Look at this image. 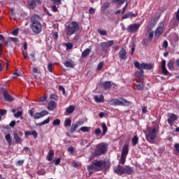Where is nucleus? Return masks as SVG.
I'll use <instances>...</instances> for the list:
<instances>
[{
	"mask_svg": "<svg viewBox=\"0 0 179 179\" xmlns=\"http://www.w3.org/2000/svg\"><path fill=\"white\" fill-rule=\"evenodd\" d=\"M31 24L30 28L34 34H40L43 31V24L40 21L41 20V17L37 14H34L31 17Z\"/></svg>",
	"mask_w": 179,
	"mask_h": 179,
	"instance_id": "nucleus-1",
	"label": "nucleus"
},
{
	"mask_svg": "<svg viewBox=\"0 0 179 179\" xmlns=\"http://www.w3.org/2000/svg\"><path fill=\"white\" fill-rule=\"evenodd\" d=\"M106 162H102L101 161H94L92 162V164L87 167L89 174H93L96 171H100L101 170V166L106 164Z\"/></svg>",
	"mask_w": 179,
	"mask_h": 179,
	"instance_id": "nucleus-2",
	"label": "nucleus"
},
{
	"mask_svg": "<svg viewBox=\"0 0 179 179\" xmlns=\"http://www.w3.org/2000/svg\"><path fill=\"white\" fill-rule=\"evenodd\" d=\"M107 149H108V145L105 143L97 144L94 152V156H101V155H105L107 152Z\"/></svg>",
	"mask_w": 179,
	"mask_h": 179,
	"instance_id": "nucleus-3",
	"label": "nucleus"
},
{
	"mask_svg": "<svg viewBox=\"0 0 179 179\" xmlns=\"http://www.w3.org/2000/svg\"><path fill=\"white\" fill-rule=\"evenodd\" d=\"M159 127L157 126L152 129H150L148 131V134L145 135V139L148 142L155 141L157 138V132H159Z\"/></svg>",
	"mask_w": 179,
	"mask_h": 179,
	"instance_id": "nucleus-4",
	"label": "nucleus"
},
{
	"mask_svg": "<svg viewBox=\"0 0 179 179\" xmlns=\"http://www.w3.org/2000/svg\"><path fill=\"white\" fill-rule=\"evenodd\" d=\"M80 27H79V24L76 22H71V27L70 25L66 27V34L67 36H72V34H75L76 31H79Z\"/></svg>",
	"mask_w": 179,
	"mask_h": 179,
	"instance_id": "nucleus-5",
	"label": "nucleus"
},
{
	"mask_svg": "<svg viewBox=\"0 0 179 179\" xmlns=\"http://www.w3.org/2000/svg\"><path fill=\"white\" fill-rule=\"evenodd\" d=\"M121 100V101H120ZM120 100L118 99H112L109 101L110 106H129L130 102L125 99L120 98Z\"/></svg>",
	"mask_w": 179,
	"mask_h": 179,
	"instance_id": "nucleus-6",
	"label": "nucleus"
},
{
	"mask_svg": "<svg viewBox=\"0 0 179 179\" xmlns=\"http://www.w3.org/2000/svg\"><path fill=\"white\" fill-rule=\"evenodd\" d=\"M129 153V145L128 144H124L122 147L121 152L120 163L121 164H125L127 162V156Z\"/></svg>",
	"mask_w": 179,
	"mask_h": 179,
	"instance_id": "nucleus-7",
	"label": "nucleus"
},
{
	"mask_svg": "<svg viewBox=\"0 0 179 179\" xmlns=\"http://www.w3.org/2000/svg\"><path fill=\"white\" fill-rule=\"evenodd\" d=\"M22 137H23V131L20 130H15L13 131V139L16 145H19L22 143V142H23V139L22 138Z\"/></svg>",
	"mask_w": 179,
	"mask_h": 179,
	"instance_id": "nucleus-8",
	"label": "nucleus"
},
{
	"mask_svg": "<svg viewBox=\"0 0 179 179\" xmlns=\"http://www.w3.org/2000/svg\"><path fill=\"white\" fill-rule=\"evenodd\" d=\"M134 66L135 68H137V69H146V70H150L152 68H153V66H152V64H148V63H139V62L136 61L134 62Z\"/></svg>",
	"mask_w": 179,
	"mask_h": 179,
	"instance_id": "nucleus-9",
	"label": "nucleus"
},
{
	"mask_svg": "<svg viewBox=\"0 0 179 179\" xmlns=\"http://www.w3.org/2000/svg\"><path fill=\"white\" fill-rule=\"evenodd\" d=\"M114 45V41H108L107 42L101 43V48L103 52H107V50L110 47Z\"/></svg>",
	"mask_w": 179,
	"mask_h": 179,
	"instance_id": "nucleus-10",
	"label": "nucleus"
},
{
	"mask_svg": "<svg viewBox=\"0 0 179 179\" xmlns=\"http://www.w3.org/2000/svg\"><path fill=\"white\" fill-rule=\"evenodd\" d=\"M141 24H133L129 25L127 29V33H136V31H138V30H139Z\"/></svg>",
	"mask_w": 179,
	"mask_h": 179,
	"instance_id": "nucleus-11",
	"label": "nucleus"
},
{
	"mask_svg": "<svg viewBox=\"0 0 179 179\" xmlns=\"http://www.w3.org/2000/svg\"><path fill=\"white\" fill-rule=\"evenodd\" d=\"M51 2L52 3V12H58V8H59V5H62V0H51Z\"/></svg>",
	"mask_w": 179,
	"mask_h": 179,
	"instance_id": "nucleus-12",
	"label": "nucleus"
},
{
	"mask_svg": "<svg viewBox=\"0 0 179 179\" xmlns=\"http://www.w3.org/2000/svg\"><path fill=\"white\" fill-rule=\"evenodd\" d=\"M45 115H48V111L43 110L40 113H36L34 118V120H38L40 118H43V117H45Z\"/></svg>",
	"mask_w": 179,
	"mask_h": 179,
	"instance_id": "nucleus-13",
	"label": "nucleus"
},
{
	"mask_svg": "<svg viewBox=\"0 0 179 179\" xmlns=\"http://www.w3.org/2000/svg\"><path fill=\"white\" fill-rule=\"evenodd\" d=\"M167 121L170 127H173L174 125V121H177V115L174 113L171 114Z\"/></svg>",
	"mask_w": 179,
	"mask_h": 179,
	"instance_id": "nucleus-14",
	"label": "nucleus"
},
{
	"mask_svg": "<svg viewBox=\"0 0 179 179\" xmlns=\"http://www.w3.org/2000/svg\"><path fill=\"white\" fill-rule=\"evenodd\" d=\"M2 94H3V96L4 97V100L6 101H13V100H15L13 96L9 95L8 92L6 90H5L2 92Z\"/></svg>",
	"mask_w": 179,
	"mask_h": 179,
	"instance_id": "nucleus-15",
	"label": "nucleus"
},
{
	"mask_svg": "<svg viewBox=\"0 0 179 179\" xmlns=\"http://www.w3.org/2000/svg\"><path fill=\"white\" fill-rule=\"evenodd\" d=\"M82 124V121H78L76 124H73L72 127L70 128V134H73V132H75V131H76Z\"/></svg>",
	"mask_w": 179,
	"mask_h": 179,
	"instance_id": "nucleus-16",
	"label": "nucleus"
},
{
	"mask_svg": "<svg viewBox=\"0 0 179 179\" xmlns=\"http://www.w3.org/2000/svg\"><path fill=\"white\" fill-rule=\"evenodd\" d=\"M163 31H164V25L158 27L155 31V37H160Z\"/></svg>",
	"mask_w": 179,
	"mask_h": 179,
	"instance_id": "nucleus-17",
	"label": "nucleus"
},
{
	"mask_svg": "<svg viewBox=\"0 0 179 179\" xmlns=\"http://www.w3.org/2000/svg\"><path fill=\"white\" fill-rule=\"evenodd\" d=\"M57 108V102L55 101H50L48 105V110L49 111H54Z\"/></svg>",
	"mask_w": 179,
	"mask_h": 179,
	"instance_id": "nucleus-18",
	"label": "nucleus"
},
{
	"mask_svg": "<svg viewBox=\"0 0 179 179\" xmlns=\"http://www.w3.org/2000/svg\"><path fill=\"white\" fill-rule=\"evenodd\" d=\"M162 71L165 76L170 73V72H169V71L167 70V68H166V60L162 61Z\"/></svg>",
	"mask_w": 179,
	"mask_h": 179,
	"instance_id": "nucleus-19",
	"label": "nucleus"
},
{
	"mask_svg": "<svg viewBox=\"0 0 179 179\" xmlns=\"http://www.w3.org/2000/svg\"><path fill=\"white\" fill-rule=\"evenodd\" d=\"M119 57L120 59H123V61H125V59H127V50H125L124 48L121 49L119 52Z\"/></svg>",
	"mask_w": 179,
	"mask_h": 179,
	"instance_id": "nucleus-20",
	"label": "nucleus"
},
{
	"mask_svg": "<svg viewBox=\"0 0 179 179\" xmlns=\"http://www.w3.org/2000/svg\"><path fill=\"white\" fill-rule=\"evenodd\" d=\"M90 51H92V46H90L89 48L85 49L81 54V58H86L89 57L90 54Z\"/></svg>",
	"mask_w": 179,
	"mask_h": 179,
	"instance_id": "nucleus-21",
	"label": "nucleus"
},
{
	"mask_svg": "<svg viewBox=\"0 0 179 179\" xmlns=\"http://www.w3.org/2000/svg\"><path fill=\"white\" fill-rule=\"evenodd\" d=\"M138 16V13L136 12V13H133L131 12H128L127 14H124L122 17V19H128V17H136Z\"/></svg>",
	"mask_w": 179,
	"mask_h": 179,
	"instance_id": "nucleus-22",
	"label": "nucleus"
},
{
	"mask_svg": "<svg viewBox=\"0 0 179 179\" xmlns=\"http://www.w3.org/2000/svg\"><path fill=\"white\" fill-rule=\"evenodd\" d=\"M123 171H124V174H128L129 176L132 174V173H134V169H132V168L126 166L125 167L123 168Z\"/></svg>",
	"mask_w": 179,
	"mask_h": 179,
	"instance_id": "nucleus-23",
	"label": "nucleus"
},
{
	"mask_svg": "<svg viewBox=\"0 0 179 179\" xmlns=\"http://www.w3.org/2000/svg\"><path fill=\"white\" fill-rule=\"evenodd\" d=\"M64 66L66 68H75V62L72 60L66 61L64 63Z\"/></svg>",
	"mask_w": 179,
	"mask_h": 179,
	"instance_id": "nucleus-24",
	"label": "nucleus"
},
{
	"mask_svg": "<svg viewBox=\"0 0 179 179\" xmlns=\"http://www.w3.org/2000/svg\"><path fill=\"white\" fill-rule=\"evenodd\" d=\"M28 6L29 9H36V6H37V2L36 0L29 1Z\"/></svg>",
	"mask_w": 179,
	"mask_h": 179,
	"instance_id": "nucleus-25",
	"label": "nucleus"
},
{
	"mask_svg": "<svg viewBox=\"0 0 179 179\" xmlns=\"http://www.w3.org/2000/svg\"><path fill=\"white\" fill-rule=\"evenodd\" d=\"M53 157H54V150H50L48 152V156L46 157V160H48V162H52Z\"/></svg>",
	"mask_w": 179,
	"mask_h": 179,
	"instance_id": "nucleus-26",
	"label": "nucleus"
},
{
	"mask_svg": "<svg viewBox=\"0 0 179 179\" xmlns=\"http://www.w3.org/2000/svg\"><path fill=\"white\" fill-rule=\"evenodd\" d=\"M111 86H113V85L111 84V81H106L103 84V87L105 90H108V89H111Z\"/></svg>",
	"mask_w": 179,
	"mask_h": 179,
	"instance_id": "nucleus-27",
	"label": "nucleus"
},
{
	"mask_svg": "<svg viewBox=\"0 0 179 179\" xmlns=\"http://www.w3.org/2000/svg\"><path fill=\"white\" fill-rule=\"evenodd\" d=\"M139 142V138L137 135H135L131 139V145L132 146H136Z\"/></svg>",
	"mask_w": 179,
	"mask_h": 179,
	"instance_id": "nucleus-28",
	"label": "nucleus"
},
{
	"mask_svg": "<svg viewBox=\"0 0 179 179\" xmlns=\"http://www.w3.org/2000/svg\"><path fill=\"white\" fill-rule=\"evenodd\" d=\"M75 111V106L71 105L66 109V114H72Z\"/></svg>",
	"mask_w": 179,
	"mask_h": 179,
	"instance_id": "nucleus-29",
	"label": "nucleus"
},
{
	"mask_svg": "<svg viewBox=\"0 0 179 179\" xmlns=\"http://www.w3.org/2000/svg\"><path fill=\"white\" fill-rule=\"evenodd\" d=\"M94 100L96 103H104V96L103 95H101L99 98V96H95Z\"/></svg>",
	"mask_w": 179,
	"mask_h": 179,
	"instance_id": "nucleus-30",
	"label": "nucleus"
},
{
	"mask_svg": "<svg viewBox=\"0 0 179 179\" xmlns=\"http://www.w3.org/2000/svg\"><path fill=\"white\" fill-rule=\"evenodd\" d=\"M167 66L169 69V71H173V69H174V61L173 60H169L168 64H167Z\"/></svg>",
	"mask_w": 179,
	"mask_h": 179,
	"instance_id": "nucleus-31",
	"label": "nucleus"
},
{
	"mask_svg": "<svg viewBox=\"0 0 179 179\" xmlns=\"http://www.w3.org/2000/svg\"><path fill=\"white\" fill-rule=\"evenodd\" d=\"M5 139L8 142V144L9 145V146H10V145H12V138H11V136H10V134H6L5 136Z\"/></svg>",
	"mask_w": 179,
	"mask_h": 179,
	"instance_id": "nucleus-32",
	"label": "nucleus"
},
{
	"mask_svg": "<svg viewBox=\"0 0 179 179\" xmlns=\"http://www.w3.org/2000/svg\"><path fill=\"white\" fill-rule=\"evenodd\" d=\"M138 71H136L135 73L136 78H139L140 79L143 76V69H138Z\"/></svg>",
	"mask_w": 179,
	"mask_h": 179,
	"instance_id": "nucleus-33",
	"label": "nucleus"
},
{
	"mask_svg": "<svg viewBox=\"0 0 179 179\" xmlns=\"http://www.w3.org/2000/svg\"><path fill=\"white\" fill-rule=\"evenodd\" d=\"M113 3H118V5H124L128 0H112Z\"/></svg>",
	"mask_w": 179,
	"mask_h": 179,
	"instance_id": "nucleus-34",
	"label": "nucleus"
},
{
	"mask_svg": "<svg viewBox=\"0 0 179 179\" xmlns=\"http://www.w3.org/2000/svg\"><path fill=\"white\" fill-rule=\"evenodd\" d=\"M115 172L116 173V174H119L120 176H122V174H124V168H117L115 170Z\"/></svg>",
	"mask_w": 179,
	"mask_h": 179,
	"instance_id": "nucleus-35",
	"label": "nucleus"
},
{
	"mask_svg": "<svg viewBox=\"0 0 179 179\" xmlns=\"http://www.w3.org/2000/svg\"><path fill=\"white\" fill-rule=\"evenodd\" d=\"M46 124H50V117H48L46 120L42 121L41 122L38 123V125L41 127V125H45Z\"/></svg>",
	"mask_w": 179,
	"mask_h": 179,
	"instance_id": "nucleus-36",
	"label": "nucleus"
},
{
	"mask_svg": "<svg viewBox=\"0 0 179 179\" xmlns=\"http://www.w3.org/2000/svg\"><path fill=\"white\" fill-rule=\"evenodd\" d=\"M72 120L71 119H66L64 121V127H71Z\"/></svg>",
	"mask_w": 179,
	"mask_h": 179,
	"instance_id": "nucleus-37",
	"label": "nucleus"
},
{
	"mask_svg": "<svg viewBox=\"0 0 179 179\" xmlns=\"http://www.w3.org/2000/svg\"><path fill=\"white\" fill-rule=\"evenodd\" d=\"M109 6H110V3L108 1L105 2L102 6L103 11L105 12V10H107Z\"/></svg>",
	"mask_w": 179,
	"mask_h": 179,
	"instance_id": "nucleus-38",
	"label": "nucleus"
},
{
	"mask_svg": "<svg viewBox=\"0 0 179 179\" xmlns=\"http://www.w3.org/2000/svg\"><path fill=\"white\" fill-rule=\"evenodd\" d=\"M11 41H13V43H19V38L16 37H10L8 38V43H11Z\"/></svg>",
	"mask_w": 179,
	"mask_h": 179,
	"instance_id": "nucleus-39",
	"label": "nucleus"
},
{
	"mask_svg": "<svg viewBox=\"0 0 179 179\" xmlns=\"http://www.w3.org/2000/svg\"><path fill=\"white\" fill-rule=\"evenodd\" d=\"M54 69V66L52 65V63H49L48 64V71L50 72V73H52Z\"/></svg>",
	"mask_w": 179,
	"mask_h": 179,
	"instance_id": "nucleus-40",
	"label": "nucleus"
},
{
	"mask_svg": "<svg viewBox=\"0 0 179 179\" xmlns=\"http://www.w3.org/2000/svg\"><path fill=\"white\" fill-rule=\"evenodd\" d=\"M102 135H106V134H107V131H108V128H107V125H106V124H102Z\"/></svg>",
	"mask_w": 179,
	"mask_h": 179,
	"instance_id": "nucleus-41",
	"label": "nucleus"
},
{
	"mask_svg": "<svg viewBox=\"0 0 179 179\" xmlns=\"http://www.w3.org/2000/svg\"><path fill=\"white\" fill-rule=\"evenodd\" d=\"M80 131H81L82 132H89L90 131V127H83L80 128Z\"/></svg>",
	"mask_w": 179,
	"mask_h": 179,
	"instance_id": "nucleus-42",
	"label": "nucleus"
},
{
	"mask_svg": "<svg viewBox=\"0 0 179 179\" xmlns=\"http://www.w3.org/2000/svg\"><path fill=\"white\" fill-rule=\"evenodd\" d=\"M38 176H45V170L41 169L37 171Z\"/></svg>",
	"mask_w": 179,
	"mask_h": 179,
	"instance_id": "nucleus-43",
	"label": "nucleus"
},
{
	"mask_svg": "<svg viewBox=\"0 0 179 179\" xmlns=\"http://www.w3.org/2000/svg\"><path fill=\"white\" fill-rule=\"evenodd\" d=\"M98 33H99L101 36H107V31L106 30H101L100 29H99Z\"/></svg>",
	"mask_w": 179,
	"mask_h": 179,
	"instance_id": "nucleus-44",
	"label": "nucleus"
},
{
	"mask_svg": "<svg viewBox=\"0 0 179 179\" xmlns=\"http://www.w3.org/2000/svg\"><path fill=\"white\" fill-rule=\"evenodd\" d=\"M22 115H23V113H22V111H18L14 114V116H15V118H20V117H22Z\"/></svg>",
	"mask_w": 179,
	"mask_h": 179,
	"instance_id": "nucleus-45",
	"label": "nucleus"
},
{
	"mask_svg": "<svg viewBox=\"0 0 179 179\" xmlns=\"http://www.w3.org/2000/svg\"><path fill=\"white\" fill-rule=\"evenodd\" d=\"M104 65V62H101L97 66V71H101L103 69V66Z\"/></svg>",
	"mask_w": 179,
	"mask_h": 179,
	"instance_id": "nucleus-46",
	"label": "nucleus"
},
{
	"mask_svg": "<svg viewBox=\"0 0 179 179\" xmlns=\"http://www.w3.org/2000/svg\"><path fill=\"white\" fill-rule=\"evenodd\" d=\"M66 47L67 50H72V48H73V45L71 43H66Z\"/></svg>",
	"mask_w": 179,
	"mask_h": 179,
	"instance_id": "nucleus-47",
	"label": "nucleus"
},
{
	"mask_svg": "<svg viewBox=\"0 0 179 179\" xmlns=\"http://www.w3.org/2000/svg\"><path fill=\"white\" fill-rule=\"evenodd\" d=\"M136 87H137L138 90H143V84L138 83L136 85Z\"/></svg>",
	"mask_w": 179,
	"mask_h": 179,
	"instance_id": "nucleus-48",
	"label": "nucleus"
},
{
	"mask_svg": "<svg viewBox=\"0 0 179 179\" xmlns=\"http://www.w3.org/2000/svg\"><path fill=\"white\" fill-rule=\"evenodd\" d=\"M61 124V120L59 119H56L53 121V125H59Z\"/></svg>",
	"mask_w": 179,
	"mask_h": 179,
	"instance_id": "nucleus-49",
	"label": "nucleus"
},
{
	"mask_svg": "<svg viewBox=\"0 0 179 179\" xmlns=\"http://www.w3.org/2000/svg\"><path fill=\"white\" fill-rule=\"evenodd\" d=\"M50 98L52 100H58V96L57 95H55V94H50Z\"/></svg>",
	"mask_w": 179,
	"mask_h": 179,
	"instance_id": "nucleus-50",
	"label": "nucleus"
},
{
	"mask_svg": "<svg viewBox=\"0 0 179 179\" xmlns=\"http://www.w3.org/2000/svg\"><path fill=\"white\" fill-rule=\"evenodd\" d=\"M149 43V41L148 39H143L142 41V44L144 45V47H148V43Z\"/></svg>",
	"mask_w": 179,
	"mask_h": 179,
	"instance_id": "nucleus-51",
	"label": "nucleus"
},
{
	"mask_svg": "<svg viewBox=\"0 0 179 179\" xmlns=\"http://www.w3.org/2000/svg\"><path fill=\"white\" fill-rule=\"evenodd\" d=\"M127 8H128V1H127L125 6L122 8V15H124V13H125V10H127Z\"/></svg>",
	"mask_w": 179,
	"mask_h": 179,
	"instance_id": "nucleus-52",
	"label": "nucleus"
},
{
	"mask_svg": "<svg viewBox=\"0 0 179 179\" xmlns=\"http://www.w3.org/2000/svg\"><path fill=\"white\" fill-rule=\"evenodd\" d=\"M61 159L62 157H59L57 159L55 160V166H58V164H59V163H61Z\"/></svg>",
	"mask_w": 179,
	"mask_h": 179,
	"instance_id": "nucleus-53",
	"label": "nucleus"
},
{
	"mask_svg": "<svg viewBox=\"0 0 179 179\" xmlns=\"http://www.w3.org/2000/svg\"><path fill=\"white\" fill-rule=\"evenodd\" d=\"M94 133L95 135H100V134H101V129H100V128L96 129Z\"/></svg>",
	"mask_w": 179,
	"mask_h": 179,
	"instance_id": "nucleus-54",
	"label": "nucleus"
},
{
	"mask_svg": "<svg viewBox=\"0 0 179 179\" xmlns=\"http://www.w3.org/2000/svg\"><path fill=\"white\" fill-rule=\"evenodd\" d=\"M13 36H17L19 34V29H15L12 31Z\"/></svg>",
	"mask_w": 179,
	"mask_h": 179,
	"instance_id": "nucleus-55",
	"label": "nucleus"
},
{
	"mask_svg": "<svg viewBox=\"0 0 179 179\" xmlns=\"http://www.w3.org/2000/svg\"><path fill=\"white\" fill-rule=\"evenodd\" d=\"M23 163H24V160H19L16 163V166H23Z\"/></svg>",
	"mask_w": 179,
	"mask_h": 179,
	"instance_id": "nucleus-56",
	"label": "nucleus"
},
{
	"mask_svg": "<svg viewBox=\"0 0 179 179\" xmlns=\"http://www.w3.org/2000/svg\"><path fill=\"white\" fill-rule=\"evenodd\" d=\"M74 151H75V150L73 149V146H70L67 149V152H70V153H71V154H73Z\"/></svg>",
	"mask_w": 179,
	"mask_h": 179,
	"instance_id": "nucleus-57",
	"label": "nucleus"
},
{
	"mask_svg": "<svg viewBox=\"0 0 179 179\" xmlns=\"http://www.w3.org/2000/svg\"><path fill=\"white\" fill-rule=\"evenodd\" d=\"M59 90H62L63 94L66 95V92H65V88L62 86H59Z\"/></svg>",
	"mask_w": 179,
	"mask_h": 179,
	"instance_id": "nucleus-58",
	"label": "nucleus"
},
{
	"mask_svg": "<svg viewBox=\"0 0 179 179\" xmlns=\"http://www.w3.org/2000/svg\"><path fill=\"white\" fill-rule=\"evenodd\" d=\"M31 135H33L34 138H37V136H38V134L37 133V131H31Z\"/></svg>",
	"mask_w": 179,
	"mask_h": 179,
	"instance_id": "nucleus-59",
	"label": "nucleus"
},
{
	"mask_svg": "<svg viewBox=\"0 0 179 179\" xmlns=\"http://www.w3.org/2000/svg\"><path fill=\"white\" fill-rule=\"evenodd\" d=\"M135 48H136V45L133 44L131 47V55H134V53L135 52Z\"/></svg>",
	"mask_w": 179,
	"mask_h": 179,
	"instance_id": "nucleus-60",
	"label": "nucleus"
},
{
	"mask_svg": "<svg viewBox=\"0 0 179 179\" xmlns=\"http://www.w3.org/2000/svg\"><path fill=\"white\" fill-rule=\"evenodd\" d=\"M162 47L163 48H167V47H169V42H167V41H164Z\"/></svg>",
	"mask_w": 179,
	"mask_h": 179,
	"instance_id": "nucleus-61",
	"label": "nucleus"
},
{
	"mask_svg": "<svg viewBox=\"0 0 179 179\" xmlns=\"http://www.w3.org/2000/svg\"><path fill=\"white\" fill-rule=\"evenodd\" d=\"M45 100H47V96L45 95H43L39 99V101H45Z\"/></svg>",
	"mask_w": 179,
	"mask_h": 179,
	"instance_id": "nucleus-62",
	"label": "nucleus"
},
{
	"mask_svg": "<svg viewBox=\"0 0 179 179\" xmlns=\"http://www.w3.org/2000/svg\"><path fill=\"white\" fill-rule=\"evenodd\" d=\"M7 111L6 110H0V115H5L6 114Z\"/></svg>",
	"mask_w": 179,
	"mask_h": 179,
	"instance_id": "nucleus-63",
	"label": "nucleus"
},
{
	"mask_svg": "<svg viewBox=\"0 0 179 179\" xmlns=\"http://www.w3.org/2000/svg\"><path fill=\"white\" fill-rule=\"evenodd\" d=\"M174 148L179 153V144H175Z\"/></svg>",
	"mask_w": 179,
	"mask_h": 179,
	"instance_id": "nucleus-64",
	"label": "nucleus"
}]
</instances>
